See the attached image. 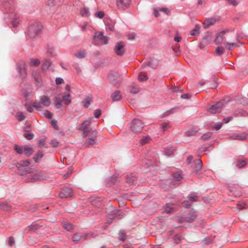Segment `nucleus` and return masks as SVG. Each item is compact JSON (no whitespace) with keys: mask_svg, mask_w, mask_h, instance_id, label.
I'll return each mask as SVG.
<instances>
[{"mask_svg":"<svg viewBox=\"0 0 248 248\" xmlns=\"http://www.w3.org/2000/svg\"><path fill=\"white\" fill-rule=\"evenodd\" d=\"M224 38L225 46L228 50H231L232 47L239 46L242 44L240 42V37L234 31H226Z\"/></svg>","mask_w":248,"mask_h":248,"instance_id":"1","label":"nucleus"},{"mask_svg":"<svg viewBox=\"0 0 248 248\" xmlns=\"http://www.w3.org/2000/svg\"><path fill=\"white\" fill-rule=\"evenodd\" d=\"M42 28V26L39 23H36L31 25L28 29V36L31 38L36 37L40 33Z\"/></svg>","mask_w":248,"mask_h":248,"instance_id":"2","label":"nucleus"},{"mask_svg":"<svg viewBox=\"0 0 248 248\" xmlns=\"http://www.w3.org/2000/svg\"><path fill=\"white\" fill-rule=\"evenodd\" d=\"M144 126L143 123L139 119H134L131 124V129L135 133L140 132Z\"/></svg>","mask_w":248,"mask_h":248,"instance_id":"3","label":"nucleus"},{"mask_svg":"<svg viewBox=\"0 0 248 248\" xmlns=\"http://www.w3.org/2000/svg\"><path fill=\"white\" fill-rule=\"evenodd\" d=\"M92 118H89L84 121L78 127V129L81 130L83 131V135L85 137L89 135V133L92 131V129L89 128L88 126L91 124V121Z\"/></svg>","mask_w":248,"mask_h":248,"instance_id":"4","label":"nucleus"},{"mask_svg":"<svg viewBox=\"0 0 248 248\" xmlns=\"http://www.w3.org/2000/svg\"><path fill=\"white\" fill-rule=\"evenodd\" d=\"M114 50L118 56H122L125 51V44L122 41L117 42L115 46Z\"/></svg>","mask_w":248,"mask_h":248,"instance_id":"5","label":"nucleus"},{"mask_svg":"<svg viewBox=\"0 0 248 248\" xmlns=\"http://www.w3.org/2000/svg\"><path fill=\"white\" fill-rule=\"evenodd\" d=\"M230 138L238 140H248V133H233L230 136Z\"/></svg>","mask_w":248,"mask_h":248,"instance_id":"6","label":"nucleus"},{"mask_svg":"<svg viewBox=\"0 0 248 248\" xmlns=\"http://www.w3.org/2000/svg\"><path fill=\"white\" fill-rule=\"evenodd\" d=\"M72 190L69 187H65L60 192L59 195L62 199H67L73 196Z\"/></svg>","mask_w":248,"mask_h":248,"instance_id":"7","label":"nucleus"},{"mask_svg":"<svg viewBox=\"0 0 248 248\" xmlns=\"http://www.w3.org/2000/svg\"><path fill=\"white\" fill-rule=\"evenodd\" d=\"M224 107L222 102H218L214 105H213L208 109V111L212 114H215L220 112Z\"/></svg>","mask_w":248,"mask_h":248,"instance_id":"8","label":"nucleus"},{"mask_svg":"<svg viewBox=\"0 0 248 248\" xmlns=\"http://www.w3.org/2000/svg\"><path fill=\"white\" fill-rule=\"evenodd\" d=\"M17 70L19 76L24 78L26 75L25 63L24 62H19L17 64Z\"/></svg>","mask_w":248,"mask_h":248,"instance_id":"9","label":"nucleus"},{"mask_svg":"<svg viewBox=\"0 0 248 248\" xmlns=\"http://www.w3.org/2000/svg\"><path fill=\"white\" fill-rule=\"evenodd\" d=\"M226 33V31H223L217 35L216 37L214 40L216 45H221L224 42L225 44L224 35Z\"/></svg>","mask_w":248,"mask_h":248,"instance_id":"10","label":"nucleus"},{"mask_svg":"<svg viewBox=\"0 0 248 248\" xmlns=\"http://www.w3.org/2000/svg\"><path fill=\"white\" fill-rule=\"evenodd\" d=\"M94 38L99 40L103 44L106 45L108 43V38L104 36L102 32H96Z\"/></svg>","mask_w":248,"mask_h":248,"instance_id":"11","label":"nucleus"},{"mask_svg":"<svg viewBox=\"0 0 248 248\" xmlns=\"http://www.w3.org/2000/svg\"><path fill=\"white\" fill-rule=\"evenodd\" d=\"M219 20V18H216L211 17L206 19L203 23V27L205 29L208 28L210 26L215 24L217 21Z\"/></svg>","mask_w":248,"mask_h":248,"instance_id":"12","label":"nucleus"},{"mask_svg":"<svg viewBox=\"0 0 248 248\" xmlns=\"http://www.w3.org/2000/svg\"><path fill=\"white\" fill-rule=\"evenodd\" d=\"M33 108H35L37 110H42L43 107L41 105L40 102H34L31 104H30L27 107V110L29 112H32L33 110Z\"/></svg>","mask_w":248,"mask_h":248,"instance_id":"13","label":"nucleus"},{"mask_svg":"<svg viewBox=\"0 0 248 248\" xmlns=\"http://www.w3.org/2000/svg\"><path fill=\"white\" fill-rule=\"evenodd\" d=\"M130 0H117V5L119 9L127 8L130 4Z\"/></svg>","mask_w":248,"mask_h":248,"instance_id":"14","label":"nucleus"},{"mask_svg":"<svg viewBox=\"0 0 248 248\" xmlns=\"http://www.w3.org/2000/svg\"><path fill=\"white\" fill-rule=\"evenodd\" d=\"M194 166L193 167L196 174H199L202 168V163L201 159H197L193 161Z\"/></svg>","mask_w":248,"mask_h":248,"instance_id":"15","label":"nucleus"},{"mask_svg":"<svg viewBox=\"0 0 248 248\" xmlns=\"http://www.w3.org/2000/svg\"><path fill=\"white\" fill-rule=\"evenodd\" d=\"M40 104L43 106L47 107L51 104L50 98L47 95H43L40 98Z\"/></svg>","mask_w":248,"mask_h":248,"instance_id":"16","label":"nucleus"},{"mask_svg":"<svg viewBox=\"0 0 248 248\" xmlns=\"http://www.w3.org/2000/svg\"><path fill=\"white\" fill-rule=\"evenodd\" d=\"M96 131H92V135L89 137L86 141L85 143L87 146L93 145L96 143Z\"/></svg>","mask_w":248,"mask_h":248,"instance_id":"17","label":"nucleus"},{"mask_svg":"<svg viewBox=\"0 0 248 248\" xmlns=\"http://www.w3.org/2000/svg\"><path fill=\"white\" fill-rule=\"evenodd\" d=\"M197 215L196 212L193 210H191L189 212V216L186 217V222L187 223H192L196 219Z\"/></svg>","mask_w":248,"mask_h":248,"instance_id":"18","label":"nucleus"},{"mask_svg":"<svg viewBox=\"0 0 248 248\" xmlns=\"http://www.w3.org/2000/svg\"><path fill=\"white\" fill-rule=\"evenodd\" d=\"M111 97L113 101H118L121 100L122 94L120 91H116L111 94Z\"/></svg>","mask_w":248,"mask_h":248,"instance_id":"19","label":"nucleus"},{"mask_svg":"<svg viewBox=\"0 0 248 248\" xmlns=\"http://www.w3.org/2000/svg\"><path fill=\"white\" fill-rule=\"evenodd\" d=\"M137 181V178L134 175L130 174L127 175L126 178V183L129 185L135 184Z\"/></svg>","mask_w":248,"mask_h":248,"instance_id":"20","label":"nucleus"},{"mask_svg":"<svg viewBox=\"0 0 248 248\" xmlns=\"http://www.w3.org/2000/svg\"><path fill=\"white\" fill-rule=\"evenodd\" d=\"M24 151L25 155L27 157L30 156L34 152V150L32 148L28 146H25L24 147Z\"/></svg>","mask_w":248,"mask_h":248,"instance_id":"21","label":"nucleus"},{"mask_svg":"<svg viewBox=\"0 0 248 248\" xmlns=\"http://www.w3.org/2000/svg\"><path fill=\"white\" fill-rule=\"evenodd\" d=\"M46 179L45 176L42 173H38L35 174L32 178L31 180L35 181L36 180H43Z\"/></svg>","mask_w":248,"mask_h":248,"instance_id":"22","label":"nucleus"},{"mask_svg":"<svg viewBox=\"0 0 248 248\" xmlns=\"http://www.w3.org/2000/svg\"><path fill=\"white\" fill-rule=\"evenodd\" d=\"M31 164L29 160H22L17 163L16 167L17 168L20 167H26L29 166Z\"/></svg>","mask_w":248,"mask_h":248,"instance_id":"23","label":"nucleus"},{"mask_svg":"<svg viewBox=\"0 0 248 248\" xmlns=\"http://www.w3.org/2000/svg\"><path fill=\"white\" fill-rule=\"evenodd\" d=\"M43 156V153L42 151H39L35 155L33 156V159L36 163H38L40 161L41 159Z\"/></svg>","mask_w":248,"mask_h":248,"instance_id":"24","label":"nucleus"},{"mask_svg":"<svg viewBox=\"0 0 248 248\" xmlns=\"http://www.w3.org/2000/svg\"><path fill=\"white\" fill-rule=\"evenodd\" d=\"M200 28L201 27L199 25H196L195 28L191 31L190 35L192 36H196L199 35Z\"/></svg>","mask_w":248,"mask_h":248,"instance_id":"25","label":"nucleus"},{"mask_svg":"<svg viewBox=\"0 0 248 248\" xmlns=\"http://www.w3.org/2000/svg\"><path fill=\"white\" fill-rule=\"evenodd\" d=\"M70 95L69 93L64 94L62 95V100L66 105L71 104V100L70 99Z\"/></svg>","mask_w":248,"mask_h":248,"instance_id":"26","label":"nucleus"},{"mask_svg":"<svg viewBox=\"0 0 248 248\" xmlns=\"http://www.w3.org/2000/svg\"><path fill=\"white\" fill-rule=\"evenodd\" d=\"M198 131L194 128L190 129L185 132V135L187 137L193 136L197 134Z\"/></svg>","mask_w":248,"mask_h":248,"instance_id":"27","label":"nucleus"},{"mask_svg":"<svg viewBox=\"0 0 248 248\" xmlns=\"http://www.w3.org/2000/svg\"><path fill=\"white\" fill-rule=\"evenodd\" d=\"M138 79L140 81H143L148 79L147 75L143 72L140 73Z\"/></svg>","mask_w":248,"mask_h":248,"instance_id":"28","label":"nucleus"},{"mask_svg":"<svg viewBox=\"0 0 248 248\" xmlns=\"http://www.w3.org/2000/svg\"><path fill=\"white\" fill-rule=\"evenodd\" d=\"M82 238V235L80 233H76L73 235L72 240L74 242L78 243Z\"/></svg>","mask_w":248,"mask_h":248,"instance_id":"29","label":"nucleus"},{"mask_svg":"<svg viewBox=\"0 0 248 248\" xmlns=\"http://www.w3.org/2000/svg\"><path fill=\"white\" fill-rule=\"evenodd\" d=\"M151 137L149 136H146L145 137H143L140 140V143L141 144L143 145L146 143H148L149 142V141L151 140Z\"/></svg>","mask_w":248,"mask_h":248,"instance_id":"30","label":"nucleus"},{"mask_svg":"<svg viewBox=\"0 0 248 248\" xmlns=\"http://www.w3.org/2000/svg\"><path fill=\"white\" fill-rule=\"evenodd\" d=\"M117 73L114 71H110L108 75V78L111 82H113L115 79V78L116 77Z\"/></svg>","mask_w":248,"mask_h":248,"instance_id":"31","label":"nucleus"},{"mask_svg":"<svg viewBox=\"0 0 248 248\" xmlns=\"http://www.w3.org/2000/svg\"><path fill=\"white\" fill-rule=\"evenodd\" d=\"M91 101H92V98L90 97H88L85 98L83 100L82 103H83V106L85 108H88L89 106V105H90Z\"/></svg>","mask_w":248,"mask_h":248,"instance_id":"32","label":"nucleus"},{"mask_svg":"<svg viewBox=\"0 0 248 248\" xmlns=\"http://www.w3.org/2000/svg\"><path fill=\"white\" fill-rule=\"evenodd\" d=\"M80 14L82 16H90L89 9L88 8H84L80 11Z\"/></svg>","mask_w":248,"mask_h":248,"instance_id":"33","label":"nucleus"},{"mask_svg":"<svg viewBox=\"0 0 248 248\" xmlns=\"http://www.w3.org/2000/svg\"><path fill=\"white\" fill-rule=\"evenodd\" d=\"M51 62L48 60H45L42 66V68L43 70L47 69L51 65Z\"/></svg>","mask_w":248,"mask_h":248,"instance_id":"34","label":"nucleus"},{"mask_svg":"<svg viewBox=\"0 0 248 248\" xmlns=\"http://www.w3.org/2000/svg\"><path fill=\"white\" fill-rule=\"evenodd\" d=\"M224 52V48L220 46L217 47L215 49V53L218 55H221Z\"/></svg>","mask_w":248,"mask_h":248,"instance_id":"35","label":"nucleus"},{"mask_svg":"<svg viewBox=\"0 0 248 248\" xmlns=\"http://www.w3.org/2000/svg\"><path fill=\"white\" fill-rule=\"evenodd\" d=\"M37 145L39 148H47V145L46 144V141L44 139H41L39 140Z\"/></svg>","mask_w":248,"mask_h":248,"instance_id":"36","label":"nucleus"},{"mask_svg":"<svg viewBox=\"0 0 248 248\" xmlns=\"http://www.w3.org/2000/svg\"><path fill=\"white\" fill-rule=\"evenodd\" d=\"M40 63L39 60L37 59H31L30 61V64L32 66H37Z\"/></svg>","mask_w":248,"mask_h":248,"instance_id":"37","label":"nucleus"},{"mask_svg":"<svg viewBox=\"0 0 248 248\" xmlns=\"http://www.w3.org/2000/svg\"><path fill=\"white\" fill-rule=\"evenodd\" d=\"M62 226L65 229L68 231H70L71 230L73 229V225L71 223L67 222L63 223Z\"/></svg>","mask_w":248,"mask_h":248,"instance_id":"38","label":"nucleus"},{"mask_svg":"<svg viewBox=\"0 0 248 248\" xmlns=\"http://www.w3.org/2000/svg\"><path fill=\"white\" fill-rule=\"evenodd\" d=\"M140 91L139 88L137 86H131L130 89V93L136 94L138 93Z\"/></svg>","mask_w":248,"mask_h":248,"instance_id":"39","label":"nucleus"},{"mask_svg":"<svg viewBox=\"0 0 248 248\" xmlns=\"http://www.w3.org/2000/svg\"><path fill=\"white\" fill-rule=\"evenodd\" d=\"M14 149L18 154H22L24 150L23 147L19 146L17 145H15Z\"/></svg>","mask_w":248,"mask_h":248,"instance_id":"40","label":"nucleus"},{"mask_svg":"<svg viewBox=\"0 0 248 248\" xmlns=\"http://www.w3.org/2000/svg\"><path fill=\"white\" fill-rule=\"evenodd\" d=\"M161 127L162 130L164 132L170 127V124L168 122H164L162 124Z\"/></svg>","mask_w":248,"mask_h":248,"instance_id":"41","label":"nucleus"},{"mask_svg":"<svg viewBox=\"0 0 248 248\" xmlns=\"http://www.w3.org/2000/svg\"><path fill=\"white\" fill-rule=\"evenodd\" d=\"M16 118L19 121H23L25 116H24L23 113L22 112H19L16 115Z\"/></svg>","mask_w":248,"mask_h":248,"instance_id":"42","label":"nucleus"},{"mask_svg":"<svg viewBox=\"0 0 248 248\" xmlns=\"http://www.w3.org/2000/svg\"><path fill=\"white\" fill-rule=\"evenodd\" d=\"M75 55L77 58L82 59L85 57L86 53L84 51H81L77 53Z\"/></svg>","mask_w":248,"mask_h":248,"instance_id":"43","label":"nucleus"},{"mask_svg":"<svg viewBox=\"0 0 248 248\" xmlns=\"http://www.w3.org/2000/svg\"><path fill=\"white\" fill-rule=\"evenodd\" d=\"M55 105L58 108L62 107V101L57 97L55 99Z\"/></svg>","mask_w":248,"mask_h":248,"instance_id":"44","label":"nucleus"},{"mask_svg":"<svg viewBox=\"0 0 248 248\" xmlns=\"http://www.w3.org/2000/svg\"><path fill=\"white\" fill-rule=\"evenodd\" d=\"M0 208L4 211H8L10 210L9 206L6 203H0Z\"/></svg>","mask_w":248,"mask_h":248,"instance_id":"45","label":"nucleus"},{"mask_svg":"<svg viewBox=\"0 0 248 248\" xmlns=\"http://www.w3.org/2000/svg\"><path fill=\"white\" fill-rule=\"evenodd\" d=\"M173 178L175 181H180L183 178L182 175L180 173H176L173 174Z\"/></svg>","mask_w":248,"mask_h":248,"instance_id":"46","label":"nucleus"},{"mask_svg":"<svg viewBox=\"0 0 248 248\" xmlns=\"http://www.w3.org/2000/svg\"><path fill=\"white\" fill-rule=\"evenodd\" d=\"M246 203L244 202L238 203L236 206V209L238 211H240L245 208Z\"/></svg>","mask_w":248,"mask_h":248,"instance_id":"47","label":"nucleus"},{"mask_svg":"<svg viewBox=\"0 0 248 248\" xmlns=\"http://www.w3.org/2000/svg\"><path fill=\"white\" fill-rule=\"evenodd\" d=\"M211 134L210 133H206L203 134L201 138V139L205 140L210 138Z\"/></svg>","mask_w":248,"mask_h":248,"instance_id":"48","label":"nucleus"},{"mask_svg":"<svg viewBox=\"0 0 248 248\" xmlns=\"http://www.w3.org/2000/svg\"><path fill=\"white\" fill-rule=\"evenodd\" d=\"M246 162L244 160L239 161L237 162L236 166L239 168H241L246 165Z\"/></svg>","mask_w":248,"mask_h":248,"instance_id":"49","label":"nucleus"},{"mask_svg":"<svg viewBox=\"0 0 248 248\" xmlns=\"http://www.w3.org/2000/svg\"><path fill=\"white\" fill-rule=\"evenodd\" d=\"M44 115L48 119H50L52 117V113L48 110H46L44 113Z\"/></svg>","mask_w":248,"mask_h":248,"instance_id":"50","label":"nucleus"},{"mask_svg":"<svg viewBox=\"0 0 248 248\" xmlns=\"http://www.w3.org/2000/svg\"><path fill=\"white\" fill-rule=\"evenodd\" d=\"M159 11L160 12L164 13L167 15H169L170 14V11L168 8L165 7L159 8Z\"/></svg>","mask_w":248,"mask_h":248,"instance_id":"51","label":"nucleus"},{"mask_svg":"<svg viewBox=\"0 0 248 248\" xmlns=\"http://www.w3.org/2000/svg\"><path fill=\"white\" fill-rule=\"evenodd\" d=\"M34 135L32 133H25L24 134V137L28 140H31Z\"/></svg>","mask_w":248,"mask_h":248,"instance_id":"52","label":"nucleus"},{"mask_svg":"<svg viewBox=\"0 0 248 248\" xmlns=\"http://www.w3.org/2000/svg\"><path fill=\"white\" fill-rule=\"evenodd\" d=\"M104 13L102 11H98L95 13V16L100 19L102 18L104 16Z\"/></svg>","mask_w":248,"mask_h":248,"instance_id":"53","label":"nucleus"},{"mask_svg":"<svg viewBox=\"0 0 248 248\" xmlns=\"http://www.w3.org/2000/svg\"><path fill=\"white\" fill-rule=\"evenodd\" d=\"M213 239L211 238H209V237H207V238H205L204 240H203V243L204 244H208L209 243H210L211 242H212L213 241Z\"/></svg>","mask_w":248,"mask_h":248,"instance_id":"54","label":"nucleus"},{"mask_svg":"<svg viewBox=\"0 0 248 248\" xmlns=\"http://www.w3.org/2000/svg\"><path fill=\"white\" fill-rule=\"evenodd\" d=\"M51 125L56 130L59 129V127L57 124V121L55 120H52L51 122Z\"/></svg>","mask_w":248,"mask_h":248,"instance_id":"55","label":"nucleus"},{"mask_svg":"<svg viewBox=\"0 0 248 248\" xmlns=\"http://www.w3.org/2000/svg\"><path fill=\"white\" fill-rule=\"evenodd\" d=\"M177 221L179 223H182L184 222H186V218L183 217H179L177 220Z\"/></svg>","mask_w":248,"mask_h":248,"instance_id":"56","label":"nucleus"},{"mask_svg":"<svg viewBox=\"0 0 248 248\" xmlns=\"http://www.w3.org/2000/svg\"><path fill=\"white\" fill-rule=\"evenodd\" d=\"M101 114V111L100 109H97L94 111V116L96 118L99 117Z\"/></svg>","mask_w":248,"mask_h":248,"instance_id":"57","label":"nucleus"},{"mask_svg":"<svg viewBox=\"0 0 248 248\" xmlns=\"http://www.w3.org/2000/svg\"><path fill=\"white\" fill-rule=\"evenodd\" d=\"M174 39L175 42H180L182 39V38L178 34L176 33Z\"/></svg>","mask_w":248,"mask_h":248,"instance_id":"58","label":"nucleus"},{"mask_svg":"<svg viewBox=\"0 0 248 248\" xmlns=\"http://www.w3.org/2000/svg\"><path fill=\"white\" fill-rule=\"evenodd\" d=\"M173 239L176 243H178L181 240V237L178 235H175L174 236Z\"/></svg>","mask_w":248,"mask_h":248,"instance_id":"59","label":"nucleus"},{"mask_svg":"<svg viewBox=\"0 0 248 248\" xmlns=\"http://www.w3.org/2000/svg\"><path fill=\"white\" fill-rule=\"evenodd\" d=\"M56 83L57 85L61 84L63 82V80L61 78H57L55 80Z\"/></svg>","mask_w":248,"mask_h":248,"instance_id":"60","label":"nucleus"},{"mask_svg":"<svg viewBox=\"0 0 248 248\" xmlns=\"http://www.w3.org/2000/svg\"><path fill=\"white\" fill-rule=\"evenodd\" d=\"M188 198L192 202H196L198 200V197L196 195L189 196Z\"/></svg>","mask_w":248,"mask_h":248,"instance_id":"61","label":"nucleus"},{"mask_svg":"<svg viewBox=\"0 0 248 248\" xmlns=\"http://www.w3.org/2000/svg\"><path fill=\"white\" fill-rule=\"evenodd\" d=\"M190 97H191V95L188 93L184 94L181 96V98L186 99H189L190 98Z\"/></svg>","mask_w":248,"mask_h":248,"instance_id":"62","label":"nucleus"},{"mask_svg":"<svg viewBox=\"0 0 248 248\" xmlns=\"http://www.w3.org/2000/svg\"><path fill=\"white\" fill-rule=\"evenodd\" d=\"M124 237H125V234L123 232H120L119 233V239L120 240L124 241Z\"/></svg>","mask_w":248,"mask_h":248,"instance_id":"63","label":"nucleus"},{"mask_svg":"<svg viewBox=\"0 0 248 248\" xmlns=\"http://www.w3.org/2000/svg\"><path fill=\"white\" fill-rule=\"evenodd\" d=\"M222 123H218L215 125V129L217 130H219L221 127H222Z\"/></svg>","mask_w":248,"mask_h":248,"instance_id":"64","label":"nucleus"}]
</instances>
